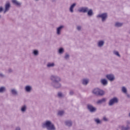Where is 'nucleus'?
Wrapping results in <instances>:
<instances>
[{
	"mask_svg": "<svg viewBox=\"0 0 130 130\" xmlns=\"http://www.w3.org/2000/svg\"><path fill=\"white\" fill-rule=\"evenodd\" d=\"M42 127L43 128H46L47 130H56L54 124L49 120L46 121L44 123H43Z\"/></svg>",
	"mask_w": 130,
	"mask_h": 130,
	"instance_id": "obj_1",
	"label": "nucleus"
},
{
	"mask_svg": "<svg viewBox=\"0 0 130 130\" xmlns=\"http://www.w3.org/2000/svg\"><path fill=\"white\" fill-rule=\"evenodd\" d=\"M78 12L79 13H87V15L88 16H89V17H92V16H93V10L92 9L89 10V8H88L87 7H82L78 9Z\"/></svg>",
	"mask_w": 130,
	"mask_h": 130,
	"instance_id": "obj_2",
	"label": "nucleus"
},
{
	"mask_svg": "<svg viewBox=\"0 0 130 130\" xmlns=\"http://www.w3.org/2000/svg\"><path fill=\"white\" fill-rule=\"evenodd\" d=\"M92 93L96 96H103L104 95V91L99 89V88H94Z\"/></svg>",
	"mask_w": 130,
	"mask_h": 130,
	"instance_id": "obj_3",
	"label": "nucleus"
},
{
	"mask_svg": "<svg viewBox=\"0 0 130 130\" xmlns=\"http://www.w3.org/2000/svg\"><path fill=\"white\" fill-rule=\"evenodd\" d=\"M50 80L52 81V83L60 82V81H61V79L60 77H59V76L54 75H52L50 76Z\"/></svg>",
	"mask_w": 130,
	"mask_h": 130,
	"instance_id": "obj_4",
	"label": "nucleus"
},
{
	"mask_svg": "<svg viewBox=\"0 0 130 130\" xmlns=\"http://www.w3.org/2000/svg\"><path fill=\"white\" fill-rule=\"evenodd\" d=\"M117 103H118V99L116 97H114L109 101L108 105L109 106H113V105Z\"/></svg>",
	"mask_w": 130,
	"mask_h": 130,
	"instance_id": "obj_5",
	"label": "nucleus"
},
{
	"mask_svg": "<svg viewBox=\"0 0 130 130\" xmlns=\"http://www.w3.org/2000/svg\"><path fill=\"white\" fill-rule=\"evenodd\" d=\"M96 17L97 18H101V19H102V22H105V21H106L108 17V15H107V13H102L101 14H99Z\"/></svg>",
	"mask_w": 130,
	"mask_h": 130,
	"instance_id": "obj_6",
	"label": "nucleus"
},
{
	"mask_svg": "<svg viewBox=\"0 0 130 130\" xmlns=\"http://www.w3.org/2000/svg\"><path fill=\"white\" fill-rule=\"evenodd\" d=\"M87 108L88 110H89L91 113L96 112V111H97V108L91 104H88L87 105Z\"/></svg>",
	"mask_w": 130,
	"mask_h": 130,
	"instance_id": "obj_7",
	"label": "nucleus"
},
{
	"mask_svg": "<svg viewBox=\"0 0 130 130\" xmlns=\"http://www.w3.org/2000/svg\"><path fill=\"white\" fill-rule=\"evenodd\" d=\"M60 81H57L56 82H51V85L52 87L55 88V89H59L61 87V84L59 83Z\"/></svg>",
	"mask_w": 130,
	"mask_h": 130,
	"instance_id": "obj_8",
	"label": "nucleus"
},
{
	"mask_svg": "<svg viewBox=\"0 0 130 130\" xmlns=\"http://www.w3.org/2000/svg\"><path fill=\"white\" fill-rule=\"evenodd\" d=\"M5 9L4 11V13L6 14L7 12H9L10 11V9L11 8V3L10 2H7V3H6L5 5Z\"/></svg>",
	"mask_w": 130,
	"mask_h": 130,
	"instance_id": "obj_9",
	"label": "nucleus"
},
{
	"mask_svg": "<svg viewBox=\"0 0 130 130\" xmlns=\"http://www.w3.org/2000/svg\"><path fill=\"white\" fill-rule=\"evenodd\" d=\"M106 77L110 82H113V81L115 80V77L113 74H108Z\"/></svg>",
	"mask_w": 130,
	"mask_h": 130,
	"instance_id": "obj_10",
	"label": "nucleus"
},
{
	"mask_svg": "<svg viewBox=\"0 0 130 130\" xmlns=\"http://www.w3.org/2000/svg\"><path fill=\"white\" fill-rule=\"evenodd\" d=\"M64 28V25H60L56 28V34L57 35H60L61 34V31L62 29Z\"/></svg>",
	"mask_w": 130,
	"mask_h": 130,
	"instance_id": "obj_11",
	"label": "nucleus"
},
{
	"mask_svg": "<svg viewBox=\"0 0 130 130\" xmlns=\"http://www.w3.org/2000/svg\"><path fill=\"white\" fill-rule=\"evenodd\" d=\"M76 6H77V3H76L72 4L70 6L69 8V12H70V13H71L72 14L74 13V9H75V8L76 7Z\"/></svg>",
	"mask_w": 130,
	"mask_h": 130,
	"instance_id": "obj_12",
	"label": "nucleus"
},
{
	"mask_svg": "<svg viewBox=\"0 0 130 130\" xmlns=\"http://www.w3.org/2000/svg\"><path fill=\"white\" fill-rule=\"evenodd\" d=\"M24 90L25 92H27V93H31V91H32V86L26 85L24 88Z\"/></svg>",
	"mask_w": 130,
	"mask_h": 130,
	"instance_id": "obj_13",
	"label": "nucleus"
},
{
	"mask_svg": "<svg viewBox=\"0 0 130 130\" xmlns=\"http://www.w3.org/2000/svg\"><path fill=\"white\" fill-rule=\"evenodd\" d=\"M10 93L14 96H18V91L15 88H12L10 90Z\"/></svg>",
	"mask_w": 130,
	"mask_h": 130,
	"instance_id": "obj_14",
	"label": "nucleus"
},
{
	"mask_svg": "<svg viewBox=\"0 0 130 130\" xmlns=\"http://www.w3.org/2000/svg\"><path fill=\"white\" fill-rule=\"evenodd\" d=\"M89 80L88 78L83 79L82 80V83L84 86H87L89 84Z\"/></svg>",
	"mask_w": 130,
	"mask_h": 130,
	"instance_id": "obj_15",
	"label": "nucleus"
},
{
	"mask_svg": "<svg viewBox=\"0 0 130 130\" xmlns=\"http://www.w3.org/2000/svg\"><path fill=\"white\" fill-rule=\"evenodd\" d=\"M105 102H106V99L103 98L98 101L96 103L97 104H102V103H105Z\"/></svg>",
	"mask_w": 130,
	"mask_h": 130,
	"instance_id": "obj_16",
	"label": "nucleus"
},
{
	"mask_svg": "<svg viewBox=\"0 0 130 130\" xmlns=\"http://www.w3.org/2000/svg\"><path fill=\"white\" fill-rule=\"evenodd\" d=\"M65 124L67 126L71 127L73 125V122L71 120H67L65 121Z\"/></svg>",
	"mask_w": 130,
	"mask_h": 130,
	"instance_id": "obj_17",
	"label": "nucleus"
},
{
	"mask_svg": "<svg viewBox=\"0 0 130 130\" xmlns=\"http://www.w3.org/2000/svg\"><path fill=\"white\" fill-rule=\"evenodd\" d=\"M20 110L21 112H26V111L27 110V105H24L22 106H21Z\"/></svg>",
	"mask_w": 130,
	"mask_h": 130,
	"instance_id": "obj_18",
	"label": "nucleus"
},
{
	"mask_svg": "<svg viewBox=\"0 0 130 130\" xmlns=\"http://www.w3.org/2000/svg\"><path fill=\"white\" fill-rule=\"evenodd\" d=\"M12 3L13 5L17 6L18 7H19V6H21V3L17 0H12Z\"/></svg>",
	"mask_w": 130,
	"mask_h": 130,
	"instance_id": "obj_19",
	"label": "nucleus"
},
{
	"mask_svg": "<svg viewBox=\"0 0 130 130\" xmlns=\"http://www.w3.org/2000/svg\"><path fill=\"white\" fill-rule=\"evenodd\" d=\"M101 82L102 83V84L104 86H106V85H107V84H108V82L107 80L106 79H101Z\"/></svg>",
	"mask_w": 130,
	"mask_h": 130,
	"instance_id": "obj_20",
	"label": "nucleus"
},
{
	"mask_svg": "<svg viewBox=\"0 0 130 130\" xmlns=\"http://www.w3.org/2000/svg\"><path fill=\"white\" fill-rule=\"evenodd\" d=\"M104 45V41H100L98 43V46L99 47H102Z\"/></svg>",
	"mask_w": 130,
	"mask_h": 130,
	"instance_id": "obj_21",
	"label": "nucleus"
},
{
	"mask_svg": "<svg viewBox=\"0 0 130 130\" xmlns=\"http://www.w3.org/2000/svg\"><path fill=\"white\" fill-rule=\"evenodd\" d=\"M6 91H7L6 87L2 86L0 87V93H4V92H6Z\"/></svg>",
	"mask_w": 130,
	"mask_h": 130,
	"instance_id": "obj_22",
	"label": "nucleus"
},
{
	"mask_svg": "<svg viewBox=\"0 0 130 130\" xmlns=\"http://www.w3.org/2000/svg\"><path fill=\"white\" fill-rule=\"evenodd\" d=\"M94 121L97 123V124H100L102 123V122L99 118H95L94 119Z\"/></svg>",
	"mask_w": 130,
	"mask_h": 130,
	"instance_id": "obj_23",
	"label": "nucleus"
},
{
	"mask_svg": "<svg viewBox=\"0 0 130 130\" xmlns=\"http://www.w3.org/2000/svg\"><path fill=\"white\" fill-rule=\"evenodd\" d=\"M54 66H55L54 63L49 62L47 64V68H53V67H54Z\"/></svg>",
	"mask_w": 130,
	"mask_h": 130,
	"instance_id": "obj_24",
	"label": "nucleus"
},
{
	"mask_svg": "<svg viewBox=\"0 0 130 130\" xmlns=\"http://www.w3.org/2000/svg\"><path fill=\"white\" fill-rule=\"evenodd\" d=\"M121 130H130V127L124 126V125H122L121 126Z\"/></svg>",
	"mask_w": 130,
	"mask_h": 130,
	"instance_id": "obj_25",
	"label": "nucleus"
},
{
	"mask_svg": "<svg viewBox=\"0 0 130 130\" xmlns=\"http://www.w3.org/2000/svg\"><path fill=\"white\" fill-rule=\"evenodd\" d=\"M58 53H59V54H62V53L64 52V49H63V48H60L58 50Z\"/></svg>",
	"mask_w": 130,
	"mask_h": 130,
	"instance_id": "obj_26",
	"label": "nucleus"
},
{
	"mask_svg": "<svg viewBox=\"0 0 130 130\" xmlns=\"http://www.w3.org/2000/svg\"><path fill=\"white\" fill-rule=\"evenodd\" d=\"M32 54H34L36 56H37L39 54V51L38 50H34L32 51Z\"/></svg>",
	"mask_w": 130,
	"mask_h": 130,
	"instance_id": "obj_27",
	"label": "nucleus"
},
{
	"mask_svg": "<svg viewBox=\"0 0 130 130\" xmlns=\"http://www.w3.org/2000/svg\"><path fill=\"white\" fill-rule=\"evenodd\" d=\"M64 114V111H58L57 115L59 116H62V115Z\"/></svg>",
	"mask_w": 130,
	"mask_h": 130,
	"instance_id": "obj_28",
	"label": "nucleus"
},
{
	"mask_svg": "<svg viewBox=\"0 0 130 130\" xmlns=\"http://www.w3.org/2000/svg\"><path fill=\"white\" fill-rule=\"evenodd\" d=\"M122 91L123 92V93H124L125 94H126V93H127V90L124 86H123L122 87Z\"/></svg>",
	"mask_w": 130,
	"mask_h": 130,
	"instance_id": "obj_29",
	"label": "nucleus"
},
{
	"mask_svg": "<svg viewBox=\"0 0 130 130\" xmlns=\"http://www.w3.org/2000/svg\"><path fill=\"white\" fill-rule=\"evenodd\" d=\"M113 53H114V54H115V55H116L118 57H120V54H119V53L118 52V51H114Z\"/></svg>",
	"mask_w": 130,
	"mask_h": 130,
	"instance_id": "obj_30",
	"label": "nucleus"
},
{
	"mask_svg": "<svg viewBox=\"0 0 130 130\" xmlns=\"http://www.w3.org/2000/svg\"><path fill=\"white\" fill-rule=\"evenodd\" d=\"M115 27H121L122 26V23L120 22H116L115 24Z\"/></svg>",
	"mask_w": 130,
	"mask_h": 130,
	"instance_id": "obj_31",
	"label": "nucleus"
},
{
	"mask_svg": "<svg viewBox=\"0 0 130 130\" xmlns=\"http://www.w3.org/2000/svg\"><path fill=\"white\" fill-rule=\"evenodd\" d=\"M64 58H65L67 60H68V59H70V54H69V53H66L65 54Z\"/></svg>",
	"mask_w": 130,
	"mask_h": 130,
	"instance_id": "obj_32",
	"label": "nucleus"
},
{
	"mask_svg": "<svg viewBox=\"0 0 130 130\" xmlns=\"http://www.w3.org/2000/svg\"><path fill=\"white\" fill-rule=\"evenodd\" d=\"M126 126L127 127H130V121L127 120L125 121Z\"/></svg>",
	"mask_w": 130,
	"mask_h": 130,
	"instance_id": "obj_33",
	"label": "nucleus"
},
{
	"mask_svg": "<svg viewBox=\"0 0 130 130\" xmlns=\"http://www.w3.org/2000/svg\"><path fill=\"white\" fill-rule=\"evenodd\" d=\"M57 95H58V97H59V98H61V97H63V94L61 92H58Z\"/></svg>",
	"mask_w": 130,
	"mask_h": 130,
	"instance_id": "obj_34",
	"label": "nucleus"
},
{
	"mask_svg": "<svg viewBox=\"0 0 130 130\" xmlns=\"http://www.w3.org/2000/svg\"><path fill=\"white\" fill-rule=\"evenodd\" d=\"M0 78L2 79H4V78H6V75L3 73H0Z\"/></svg>",
	"mask_w": 130,
	"mask_h": 130,
	"instance_id": "obj_35",
	"label": "nucleus"
},
{
	"mask_svg": "<svg viewBox=\"0 0 130 130\" xmlns=\"http://www.w3.org/2000/svg\"><path fill=\"white\" fill-rule=\"evenodd\" d=\"M81 29H82V27L81 26H77V30H78V31H81Z\"/></svg>",
	"mask_w": 130,
	"mask_h": 130,
	"instance_id": "obj_36",
	"label": "nucleus"
},
{
	"mask_svg": "<svg viewBox=\"0 0 130 130\" xmlns=\"http://www.w3.org/2000/svg\"><path fill=\"white\" fill-rule=\"evenodd\" d=\"M103 120L104 121H108V119H107V118H106V117H103Z\"/></svg>",
	"mask_w": 130,
	"mask_h": 130,
	"instance_id": "obj_37",
	"label": "nucleus"
},
{
	"mask_svg": "<svg viewBox=\"0 0 130 130\" xmlns=\"http://www.w3.org/2000/svg\"><path fill=\"white\" fill-rule=\"evenodd\" d=\"M3 11H4V8H3V7H0V13H2Z\"/></svg>",
	"mask_w": 130,
	"mask_h": 130,
	"instance_id": "obj_38",
	"label": "nucleus"
},
{
	"mask_svg": "<svg viewBox=\"0 0 130 130\" xmlns=\"http://www.w3.org/2000/svg\"><path fill=\"white\" fill-rule=\"evenodd\" d=\"M70 95H74V91L73 90L70 91Z\"/></svg>",
	"mask_w": 130,
	"mask_h": 130,
	"instance_id": "obj_39",
	"label": "nucleus"
},
{
	"mask_svg": "<svg viewBox=\"0 0 130 130\" xmlns=\"http://www.w3.org/2000/svg\"><path fill=\"white\" fill-rule=\"evenodd\" d=\"M125 94H126L127 98H130V95L128 93H127V92H126V93H125Z\"/></svg>",
	"mask_w": 130,
	"mask_h": 130,
	"instance_id": "obj_40",
	"label": "nucleus"
},
{
	"mask_svg": "<svg viewBox=\"0 0 130 130\" xmlns=\"http://www.w3.org/2000/svg\"><path fill=\"white\" fill-rule=\"evenodd\" d=\"M15 130H21V128H20V127H17L15 128Z\"/></svg>",
	"mask_w": 130,
	"mask_h": 130,
	"instance_id": "obj_41",
	"label": "nucleus"
},
{
	"mask_svg": "<svg viewBox=\"0 0 130 130\" xmlns=\"http://www.w3.org/2000/svg\"><path fill=\"white\" fill-rule=\"evenodd\" d=\"M8 72H9V73H12V72H13V70H12V69H9L8 70Z\"/></svg>",
	"mask_w": 130,
	"mask_h": 130,
	"instance_id": "obj_42",
	"label": "nucleus"
},
{
	"mask_svg": "<svg viewBox=\"0 0 130 130\" xmlns=\"http://www.w3.org/2000/svg\"><path fill=\"white\" fill-rule=\"evenodd\" d=\"M128 116L130 117V113L128 114Z\"/></svg>",
	"mask_w": 130,
	"mask_h": 130,
	"instance_id": "obj_43",
	"label": "nucleus"
},
{
	"mask_svg": "<svg viewBox=\"0 0 130 130\" xmlns=\"http://www.w3.org/2000/svg\"><path fill=\"white\" fill-rule=\"evenodd\" d=\"M52 2H55V0H52Z\"/></svg>",
	"mask_w": 130,
	"mask_h": 130,
	"instance_id": "obj_44",
	"label": "nucleus"
},
{
	"mask_svg": "<svg viewBox=\"0 0 130 130\" xmlns=\"http://www.w3.org/2000/svg\"><path fill=\"white\" fill-rule=\"evenodd\" d=\"M36 2H38V1H39V0H35Z\"/></svg>",
	"mask_w": 130,
	"mask_h": 130,
	"instance_id": "obj_45",
	"label": "nucleus"
},
{
	"mask_svg": "<svg viewBox=\"0 0 130 130\" xmlns=\"http://www.w3.org/2000/svg\"><path fill=\"white\" fill-rule=\"evenodd\" d=\"M129 34H130V30L128 31Z\"/></svg>",
	"mask_w": 130,
	"mask_h": 130,
	"instance_id": "obj_46",
	"label": "nucleus"
},
{
	"mask_svg": "<svg viewBox=\"0 0 130 130\" xmlns=\"http://www.w3.org/2000/svg\"><path fill=\"white\" fill-rule=\"evenodd\" d=\"M0 18H2V16L0 15Z\"/></svg>",
	"mask_w": 130,
	"mask_h": 130,
	"instance_id": "obj_47",
	"label": "nucleus"
}]
</instances>
